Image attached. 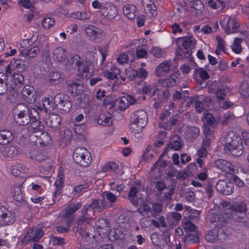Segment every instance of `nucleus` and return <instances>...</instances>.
<instances>
[{
    "label": "nucleus",
    "instance_id": "nucleus-57",
    "mask_svg": "<svg viewBox=\"0 0 249 249\" xmlns=\"http://www.w3.org/2000/svg\"><path fill=\"white\" fill-rule=\"evenodd\" d=\"M61 77L60 73L57 71L51 72L49 76L48 82L52 84H55L56 81H58Z\"/></svg>",
    "mask_w": 249,
    "mask_h": 249
},
{
    "label": "nucleus",
    "instance_id": "nucleus-7",
    "mask_svg": "<svg viewBox=\"0 0 249 249\" xmlns=\"http://www.w3.org/2000/svg\"><path fill=\"white\" fill-rule=\"evenodd\" d=\"M206 240L212 243H223L228 239V235L223 229L214 228L205 235Z\"/></svg>",
    "mask_w": 249,
    "mask_h": 249
},
{
    "label": "nucleus",
    "instance_id": "nucleus-45",
    "mask_svg": "<svg viewBox=\"0 0 249 249\" xmlns=\"http://www.w3.org/2000/svg\"><path fill=\"white\" fill-rule=\"evenodd\" d=\"M41 135L39 136L40 139V143L44 145H49L52 142L51 136L49 133L45 131H41Z\"/></svg>",
    "mask_w": 249,
    "mask_h": 249
},
{
    "label": "nucleus",
    "instance_id": "nucleus-60",
    "mask_svg": "<svg viewBox=\"0 0 249 249\" xmlns=\"http://www.w3.org/2000/svg\"><path fill=\"white\" fill-rule=\"evenodd\" d=\"M235 120V116L232 114H225L222 118V121L224 124L229 125L232 123Z\"/></svg>",
    "mask_w": 249,
    "mask_h": 249
},
{
    "label": "nucleus",
    "instance_id": "nucleus-35",
    "mask_svg": "<svg viewBox=\"0 0 249 249\" xmlns=\"http://www.w3.org/2000/svg\"><path fill=\"white\" fill-rule=\"evenodd\" d=\"M131 72L133 74V78H131L130 76H129V78L131 80H132L135 76L141 78H145L148 74L147 71L143 68H140L137 71H134L133 70L126 71L125 74L127 75Z\"/></svg>",
    "mask_w": 249,
    "mask_h": 249
},
{
    "label": "nucleus",
    "instance_id": "nucleus-37",
    "mask_svg": "<svg viewBox=\"0 0 249 249\" xmlns=\"http://www.w3.org/2000/svg\"><path fill=\"white\" fill-rule=\"evenodd\" d=\"M208 5L213 9H223L225 7V3L223 0H209Z\"/></svg>",
    "mask_w": 249,
    "mask_h": 249
},
{
    "label": "nucleus",
    "instance_id": "nucleus-50",
    "mask_svg": "<svg viewBox=\"0 0 249 249\" xmlns=\"http://www.w3.org/2000/svg\"><path fill=\"white\" fill-rule=\"evenodd\" d=\"M90 14L89 12H85L82 13L81 12H77L71 14V17L73 18L79 20H86L89 18Z\"/></svg>",
    "mask_w": 249,
    "mask_h": 249
},
{
    "label": "nucleus",
    "instance_id": "nucleus-55",
    "mask_svg": "<svg viewBox=\"0 0 249 249\" xmlns=\"http://www.w3.org/2000/svg\"><path fill=\"white\" fill-rule=\"evenodd\" d=\"M43 106L45 109L51 111L54 109L55 104L54 101L52 102V100H50L49 98H46L43 100Z\"/></svg>",
    "mask_w": 249,
    "mask_h": 249
},
{
    "label": "nucleus",
    "instance_id": "nucleus-51",
    "mask_svg": "<svg viewBox=\"0 0 249 249\" xmlns=\"http://www.w3.org/2000/svg\"><path fill=\"white\" fill-rule=\"evenodd\" d=\"M55 23L54 19L53 18L47 17L42 19V25L44 29H49Z\"/></svg>",
    "mask_w": 249,
    "mask_h": 249
},
{
    "label": "nucleus",
    "instance_id": "nucleus-11",
    "mask_svg": "<svg viewBox=\"0 0 249 249\" xmlns=\"http://www.w3.org/2000/svg\"><path fill=\"white\" fill-rule=\"evenodd\" d=\"M85 32L90 39L94 42H98L101 39L104 32L99 28L92 25H89L85 28Z\"/></svg>",
    "mask_w": 249,
    "mask_h": 249
},
{
    "label": "nucleus",
    "instance_id": "nucleus-44",
    "mask_svg": "<svg viewBox=\"0 0 249 249\" xmlns=\"http://www.w3.org/2000/svg\"><path fill=\"white\" fill-rule=\"evenodd\" d=\"M157 91H159V89L152 85H144L142 89V93L144 94H151L152 96L156 94Z\"/></svg>",
    "mask_w": 249,
    "mask_h": 249
},
{
    "label": "nucleus",
    "instance_id": "nucleus-18",
    "mask_svg": "<svg viewBox=\"0 0 249 249\" xmlns=\"http://www.w3.org/2000/svg\"><path fill=\"white\" fill-rule=\"evenodd\" d=\"M229 216L226 213H213L211 216L212 223H217V225L220 226H224L228 222V218Z\"/></svg>",
    "mask_w": 249,
    "mask_h": 249
},
{
    "label": "nucleus",
    "instance_id": "nucleus-4",
    "mask_svg": "<svg viewBox=\"0 0 249 249\" xmlns=\"http://www.w3.org/2000/svg\"><path fill=\"white\" fill-rule=\"evenodd\" d=\"M29 107L26 104H18L14 108L15 121L19 125H24L30 123Z\"/></svg>",
    "mask_w": 249,
    "mask_h": 249
},
{
    "label": "nucleus",
    "instance_id": "nucleus-30",
    "mask_svg": "<svg viewBox=\"0 0 249 249\" xmlns=\"http://www.w3.org/2000/svg\"><path fill=\"white\" fill-rule=\"evenodd\" d=\"M103 15H105L107 18L109 19L114 18L118 14L117 8L113 5H109L106 7H104Z\"/></svg>",
    "mask_w": 249,
    "mask_h": 249
},
{
    "label": "nucleus",
    "instance_id": "nucleus-31",
    "mask_svg": "<svg viewBox=\"0 0 249 249\" xmlns=\"http://www.w3.org/2000/svg\"><path fill=\"white\" fill-rule=\"evenodd\" d=\"M90 96L87 94L81 95L77 99V104L81 108H86L89 104Z\"/></svg>",
    "mask_w": 249,
    "mask_h": 249
},
{
    "label": "nucleus",
    "instance_id": "nucleus-42",
    "mask_svg": "<svg viewBox=\"0 0 249 249\" xmlns=\"http://www.w3.org/2000/svg\"><path fill=\"white\" fill-rule=\"evenodd\" d=\"M47 156L46 152L42 150L37 151L35 154H31L30 158L37 161H42L46 159Z\"/></svg>",
    "mask_w": 249,
    "mask_h": 249
},
{
    "label": "nucleus",
    "instance_id": "nucleus-25",
    "mask_svg": "<svg viewBox=\"0 0 249 249\" xmlns=\"http://www.w3.org/2000/svg\"><path fill=\"white\" fill-rule=\"evenodd\" d=\"M178 40L181 42L183 48L190 50L194 48L196 43V41L193 36L179 37Z\"/></svg>",
    "mask_w": 249,
    "mask_h": 249
},
{
    "label": "nucleus",
    "instance_id": "nucleus-22",
    "mask_svg": "<svg viewBox=\"0 0 249 249\" xmlns=\"http://www.w3.org/2000/svg\"><path fill=\"white\" fill-rule=\"evenodd\" d=\"M67 88L71 94L74 96H77L83 91V85L80 83H77L73 81H70L68 82Z\"/></svg>",
    "mask_w": 249,
    "mask_h": 249
},
{
    "label": "nucleus",
    "instance_id": "nucleus-13",
    "mask_svg": "<svg viewBox=\"0 0 249 249\" xmlns=\"http://www.w3.org/2000/svg\"><path fill=\"white\" fill-rule=\"evenodd\" d=\"M214 165L221 171L229 172L231 174H234L237 170L236 167L231 162L221 159L216 160Z\"/></svg>",
    "mask_w": 249,
    "mask_h": 249
},
{
    "label": "nucleus",
    "instance_id": "nucleus-49",
    "mask_svg": "<svg viewBox=\"0 0 249 249\" xmlns=\"http://www.w3.org/2000/svg\"><path fill=\"white\" fill-rule=\"evenodd\" d=\"M129 219L124 214L120 215L117 218V222L119 227L125 228L128 225Z\"/></svg>",
    "mask_w": 249,
    "mask_h": 249
},
{
    "label": "nucleus",
    "instance_id": "nucleus-32",
    "mask_svg": "<svg viewBox=\"0 0 249 249\" xmlns=\"http://www.w3.org/2000/svg\"><path fill=\"white\" fill-rule=\"evenodd\" d=\"M180 75V72L179 71H177L174 74L171 75L169 78L165 79L163 82L164 86L170 88L176 85L177 80Z\"/></svg>",
    "mask_w": 249,
    "mask_h": 249
},
{
    "label": "nucleus",
    "instance_id": "nucleus-38",
    "mask_svg": "<svg viewBox=\"0 0 249 249\" xmlns=\"http://www.w3.org/2000/svg\"><path fill=\"white\" fill-rule=\"evenodd\" d=\"M192 54L191 50L185 49V48H178L176 51L177 56L178 59H181L185 58H188Z\"/></svg>",
    "mask_w": 249,
    "mask_h": 249
},
{
    "label": "nucleus",
    "instance_id": "nucleus-36",
    "mask_svg": "<svg viewBox=\"0 0 249 249\" xmlns=\"http://www.w3.org/2000/svg\"><path fill=\"white\" fill-rule=\"evenodd\" d=\"M40 50L37 46H34L30 49L24 50L21 53L24 57H35L39 53Z\"/></svg>",
    "mask_w": 249,
    "mask_h": 249
},
{
    "label": "nucleus",
    "instance_id": "nucleus-19",
    "mask_svg": "<svg viewBox=\"0 0 249 249\" xmlns=\"http://www.w3.org/2000/svg\"><path fill=\"white\" fill-rule=\"evenodd\" d=\"M21 189L22 185L21 184H16L11 189V194L13 198L18 202L24 200V194Z\"/></svg>",
    "mask_w": 249,
    "mask_h": 249
},
{
    "label": "nucleus",
    "instance_id": "nucleus-43",
    "mask_svg": "<svg viewBox=\"0 0 249 249\" xmlns=\"http://www.w3.org/2000/svg\"><path fill=\"white\" fill-rule=\"evenodd\" d=\"M11 65L15 68L17 71H24L26 69L25 61L22 59H17L15 60L14 62L11 63Z\"/></svg>",
    "mask_w": 249,
    "mask_h": 249
},
{
    "label": "nucleus",
    "instance_id": "nucleus-48",
    "mask_svg": "<svg viewBox=\"0 0 249 249\" xmlns=\"http://www.w3.org/2000/svg\"><path fill=\"white\" fill-rule=\"evenodd\" d=\"M9 88V90L7 91V94L9 93L7 99L11 103H15L18 99V94L15 90L13 87H10Z\"/></svg>",
    "mask_w": 249,
    "mask_h": 249
},
{
    "label": "nucleus",
    "instance_id": "nucleus-3",
    "mask_svg": "<svg viewBox=\"0 0 249 249\" xmlns=\"http://www.w3.org/2000/svg\"><path fill=\"white\" fill-rule=\"evenodd\" d=\"M72 67L77 69L81 75L85 74V77L88 79L91 77L94 73L93 67L90 61L84 63V59L78 55H73L71 60Z\"/></svg>",
    "mask_w": 249,
    "mask_h": 249
},
{
    "label": "nucleus",
    "instance_id": "nucleus-21",
    "mask_svg": "<svg viewBox=\"0 0 249 249\" xmlns=\"http://www.w3.org/2000/svg\"><path fill=\"white\" fill-rule=\"evenodd\" d=\"M183 144L182 140L180 137L178 135H174L171 138L167 148L174 150H179L182 147Z\"/></svg>",
    "mask_w": 249,
    "mask_h": 249
},
{
    "label": "nucleus",
    "instance_id": "nucleus-2",
    "mask_svg": "<svg viewBox=\"0 0 249 249\" xmlns=\"http://www.w3.org/2000/svg\"><path fill=\"white\" fill-rule=\"evenodd\" d=\"M148 121L147 113L143 109L135 110L130 117V129L135 133H141Z\"/></svg>",
    "mask_w": 249,
    "mask_h": 249
},
{
    "label": "nucleus",
    "instance_id": "nucleus-8",
    "mask_svg": "<svg viewBox=\"0 0 249 249\" xmlns=\"http://www.w3.org/2000/svg\"><path fill=\"white\" fill-rule=\"evenodd\" d=\"M231 211L230 215L231 217L238 221L242 222L245 213L247 211L246 204L243 202H238L231 205L229 208Z\"/></svg>",
    "mask_w": 249,
    "mask_h": 249
},
{
    "label": "nucleus",
    "instance_id": "nucleus-64",
    "mask_svg": "<svg viewBox=\"0 0 249 249\" xmlns=\"http://www.w3.org/2000/svg\"><path fill=\"white\" fill-rule=\"evenodd\" d=\"M109 224V222L106 218L99 219L96 223V226L100 229H104L108 227Z\"/></svg>",
    "mask_w": 249,
    "mask_h": 249
},
{
    "label": "nucleus",
    "instance_id": "nucleus-5",
    "mask_svg": "<svg viewBox=\"0 0 249 249\" xmlns=\"http://www.w3.org/2000/svg\"><path fill=\"white\" fill-rule=\"evenodd\" d=\"M73 159L77 164L82 167L88 166L92 160L90 152L84 147H77L74 150Z\"/></svg>",
    "mask_w": 249,
    "mask_h": 249
},
{
    "label": "nucleus",
    "instance_id": "nucleus-53",
    "mask_svg": "<svg viewBox=\"0 0 249 249\" xmlns=\"http://www.w3.org/2000/svg\"><path fill=\"white\" fill-rule=\"evenodd\" d=\"M182 223L185 230L195 232L196 231V226L190 221L184 219L182 220Z\"/></svg>",
    "mask_w": 249,
    "mask_h": 249
},
{
    "label": "nucleus",
    "instance_id": "nucleus-46",
    "mask_svg": "<svg viewBox=\"0 0 249 249\" xmlns=\"http://www.w3.org/2000/svg\"><path fill=\"white\" fill-rule=\"evenodd\" d=\"M121 71L119 69L115 67L111 69V71H106L104 73L105 76L111 80L117 78L118 75H120Z\"/></svg>",
    "mask_w": 249,
    "mask_h": 249
},
{
    "label": "nucleus",
    "instance_id": "nucleus-14",
    "mask_svg": "<svg viewBox=\"0 0 249 249\" xmlns=\"http://www.w3.org/2000/svg\"><path fill=\"white\" fill-rule=\"evenodd\" d=\"M226 33L228 35L238 32V28L240 26L239 22L232 18H229L226 23L221 24Z\"/></svg>",
    "mask_w": 249,
    "mask_h": 249
},
{
    "label": "nucleus",
    "instance_id": "nucleus-41",
    "mask_svg": "<svg viewBox=\"0 0 249 249\" xmlns=\"http://www.w3.org/2000/svg\"><path fill=\"white\" fill-rule=\"evenodd\" d=\"M82 206L81 202H78L72 206H69L66 210L65 213L63 214V217L68 218L71 215L73 214L77 210L80 208Z\"/></svg>",
    "mask_w": 249,
    "mask_h": 249
},
{
    "label": "nucleus",
    "instance_id": "nucleus-6",
    "mask_svg": "<svg viewBox=\"0 0 249 249\" xmlns=\"http://www.w3.org/2000/svg\"><path fill=\"white\" fill-rule=\"evenodd\" d=\"M54 102L55 107L63 113L69 112L72 105L70 97L62 93H58L54 96Z\"/></svg>",
    "mask_w": 249,
    "mask_h": 249
},
{
    "label": "nucleus",
    "instance_id": "nucleus-58",
    "mask_svg": "<svg viewBox=\"0 0 249 249\" xmlns=\"http://www.w3.org/2000/svg\"><path fill=\"white\" fill-rule=\"evenodd\" d=\"M199 238L196 233L188 234L184 238V242L187 244L198 242Z\"/></svg>",
    "mask_w": 249,
    "mask_h": 249
},
{
    "label": "nucleus",
    "instance_id": "nucleus-61",
    "mask_svg": "<svg viewBox=\"0 0 249 249\" xmlns=\"http://www.w3.org/2000/svg\"><path fill=\"white\" fill-rule=\"evenodd\" d=\"M149 53L155 57L160 58L163 55L164 51L158 47H153L150 50Z\"/></svg>",
    "mask_w": 249,
    "mask_h": 249
},
{
    "label": "nucleus",
    "instance_id": "nucleus-27",
    "mask_svg": "<svg viewBox=\"0 0 249 249\" xmlns=\"http://www.w3.org/2000/svg\"><path fill=\"white\" fill-rule=\"evenodd\" d=\"M136 7L132 4H126L124 6V14L130 19H134L137 15Z\"/></svg>",
    "mask_w": 249,
    "mask_h": 249
},
{
    "label": "nucleus",
    "instance_id": "nucleus-63",
    "mask_svg": "<svg viewBox=\"0 0 249 249\" xmlns=\"http://www.w3.org/2000/svg\"><path fill=\"white\" fill-rule=\"evenodd\" d=\"M151 211V207L148 204H145L140 206L137 210L139 213L142 215H144L146 213L150 212Z\"/></svg>",
    "mask_w": 249,
    "mask_h": 249
},
{
    "label": "nucleus",
    "instance_id": "nucleus-52",
    "mask_svg": "<svg viewBox=\"0 0 249 249\" xmlns=\"http://www.w3.org/2000/svg\"><path fill=\"white\" fill-rule=\"evenodd\" d=\"M50 238L53 245L61 246L66 243V240L63 237H59L53 235H50Z\"/></svg>",
    "mask_w": 249,
    "mask_h": 249
},
{
    "label": "nucleus",
    "instance_id": "nucleus-10",
    "mask_svg": "<svg viewBox=\"0 0 249 249\" xmlns=\"http://www.w3.org/2000/svg\"><path fill=\"white\" fill-rule=\"evenodd\" d=\"M44 232L41 229L33 227L28 230L22 240L24 244H27L29 242H37L43 236Z\"/></svg>",
    "mask_w": 249,
    "mask_h": 249
},
{
    "label": "nucleus",
    "instance_id": "nucleus-33",
    "mask_svg": "<svg viewBox=\"0 0 249 249\" xmlns=\"http://www.w3.org/2000/svg\"><path fill=\"white\" fill-rule=\"evenodd\" d=\"M97 122L100 125H110L112 124L111 114L108 113L101 114L98 118Z\"/></svg>",
    "mask_w": 249,
    "mask_h": 249
},
{
    "label": "nucleus",
    "instance_id": "nucleus-39",
    "mask_svg": "<svg viewBox=\"0 0 249 249\" xmlns=\"http://www.w3.org/2000/svg\"><path fill=\"white\" fill-rule=\"evenodd\" d=\"M27 169L21 164L14 165L11 168V173L15 177L20 176L26 173Z\"/></svg>",
    "mask_w": 249,
    "mask_h": 249
},
{
    "label": "nucleus",
    "instance_id": "nucleus-34",
    "mask_svg": "<svg viewBox=\"0 0 249 249\" xmlns=\"http://www.w3.org/2000/svg\"><path fill=\"white\" fill-rule=\"evenodd\" d=\"M28 130L31 132H41L44 128L43 124L39 121H31Z\"/></svg>",
    "mask_w": 249,
    "mask_h": 249
},
{
    "label": "nucleus",
    "instance_id": "nucleus-29",
    "mask_svg": "<svg viewBox=\"0 0 249 249\" xmlns=\"http://www.w3.org/2000/svg\"><path fill=\"white\" fill-rule=\"evenodd\" d=\"M92 215L89 211L84 207L82 210V215L77 220L78 225L84 224L85 223L87 224L89 223L91 220L93 219L92 217Z\"/></svg>",
    "mask_w": 249,
    "mask_h": 249
},
{
    "label": "nucleus",
    "instance_id": "nucleus-12",
    "mask_svg": "<svg viewBox=\"0 0 249 249\" xmlns=\"http://www.w3.org/2000/svg\"><path fill=\"white\" fill-rule=\"evenodd\" d=\"M215 188L217 191L225 195H229L233 192V184L225 180H219L216 183Z\"/></svg>",
    "mask_w": 249,
    "mask_h": 249
},
{
    "label": "nucleus",
    "instance_id": "nucleus-62",
    "mask_svg": "<svg viewBox=\"0 0 249 249\" xmlns=\"http://www.w3.org/2000/svg\"><path fill=\"white\" fill-rule=\"evenodd\" d=\"M89 188V185L87 183H84L82 184H80L74 187L72 193L74 195H78L84 190Z\"/></svg>",
    "mask_w": 249,
    "mask_h": 249
},
{
    "label": "nucleus",
    "instance_id": "nucleus-23",
    "mask_svg": "<svg viewBox=\"0 0 249 249\" xmlns=\"http://www.w3.org/2000/svg\"><path fill=\"white\" fill-rule=\"evenodd\" d=\"M13 139L14 135L11 131L5 129L0 130V144H7Z\"/></svg>",
    "mask_w": 249,
    "mask_h": 249
},
{
    "label": "nucleus",
    "instance_id": "nucleus-59",
    "mask_svg": "<svg viewBox=\"0 0 249 249\" xmlns=\"http://www.w3.org/2000/svg\"><path fill=\"white\" fill-rule=\"evenodd\" d=\"M29 110L30 122H31V121L39 120V114L36 109L32 107H29Z\"/></svg>",
    "mask_w": 249,
    "mask_h": 249
},
{
    "label": "nucleus",
    "instance_id": "nucleus-47",
    "mask_svg": "<svg viewBox=\"0 0 249 249\" xmlns=\"http://www.w3.org/2000/svg\"><path fill=\"white\" fill-rule=\"evenodd\" d=\"M103 196L109 201V208L115 205L117 201V196L115 195L110 192L106 191L104 192Z\"/></svg>",
    "mask_w": 249,
    "mask_h": 249
},
{
    "label": "nucleus",
    "instance_id": "nucleus-54",
    "mask_svg": "<svg viewBox=\"0 0 249 249\" xmlns=\"http://www.w3.org/2000/svg\"><path fill=\"white\" fill-rule=\"evenodd\" d=\"M243 39L240 38H235L233 44L232 45L231 48L232 51L236 53H239L241 52L242 48L241 46V43Z\"/></svg>",
    "mask_w": 249,
    "mask_h": 249
},
{
    "label": "nucleus",
    "instance_id": "nucleus-20",
    "mask_svg": "<svg viewBox=\"0 0 249 249\" xmlns=\"http://www.w3.org/2000/svg\"><path fill=\"white\" fill-rule=\"evenodd\" d=\"M171 112L168 110H165L160 114V118L161 122L159 124V127L163 128L165 130L171 129L169 125V120L171 116Z\"/></svg>",
    "mask_w": 249,
    "mask_h": 249
},
{
    "label": "nucleus",
    "instance_id": "nucleus-1",
    "mask_svg": "<svg viewBox=\"0 0 249 249\" xmlns=\"http://www.w3.org/2000/svg\"><path fill=\"white\" fill-rule=\"evenodd\" d=\"M224 149L226 154L234 157H239L243 153L242 141L240 137L232 132L228 133L225 137Z\"/></svg>",
    "mask_w": 249,
    "mask_h": 249
},
{
    "label": "nucleus",
    "instance_id": "nucleus-56",
    "mask_svg": "<svg viewBox=\"0 0 249 249\" xmlns=\"http://www.w3.org/2000/svg\"><path fill=\"white\" fill-rule=\"evenodd\" d=\"M117 102L118 103V107L120 111H124L129 107L127 99H125V96L119 98L117 99Z\"/></svg>",
    "mask_w": 249,
    "mask_h": 249
},
{
    "label": "nucleus",
    "instance_id": "nucleus-26",
    "mask_svg": "<svg viewBox=\"0 0 249 249\" xmlns=\"http://www.w3.org/2000/svg\"><path fill=\"white\" fill-rule=\"evenodd\" d=\"M53 57L58 62H64L67 58L65 50L60 47L55 48L53 53Z\"/></svg>",
    "mask_w": 249,
    "mask_h": 249
},
{
    "label": "nucleus",
    "instance_id": "nucleus-28",
    "mask_svg": "<svg viewBox=\"0 0 249 249\" xmlns=\"http://www.w3.org/2000/svg\"><path fill=\"white\" fill-rule=\"evenodd\" d=\"M1 152L3 156L13 158L18 155V149L17 146L10 145L5 147Z\"/></svg>",
    "mask_w": 249,
    "mask_h": 249
},
{
    "label": "nucleus",
    "instance_id": "nucleus-9",
    "mask_svg": "<svg viewBox=\"0 0 249 249\" xmlns=\"http://www.w3.org/2000/svg\"><path fill=\"white\" fill-rule=\"evenodd\" d=\"M109 206L108 203L106 201L105 198L104 197L102 200L94 199L91 203L85 205L84 207L94 215L95 212H101L104 209L109 208Z\"/></svg>",
    "mask_w": 249,
    "mask_h": 249
},
{
    "label": "nucleus",
    "instance_id": "nucleus-15",
    "mask_svg": "<svg viewBox=\"0 0 249 249\" xmlns=\"http://www.w3.org/2000/svg\"><path fill=\"white\" fill-rule=\"evenodd\" d=\"M21 93L24 99L29 103L35 102L36 99V96L34 88L30 85H26L24 87L22 90Z\"/></svg>",
    "mask_w": 249,
    "mask_h": 249
},
{
    "label": "nucleus",
    "instance_id": "nucleus-17",
    "mask_svg": "<svg viewBox=\"0 0 249 249\" xmlns=\"http://www.w3.org/2000/svg\"><path fill=\"white\" fill-rule=\"evenodd\" d=\"M171 61H164L160 64L156 68L155 73L156 76L162 77L168 73L171 68Z\"/></svg>",
    "mask_w": 249,
    "mask_h": 249
},
{
    "label": "nucleus",
    "instance_id": "nucleus-24",
    "mask_svg": "<svg viewBox=\"0 0 249 249\" xmlns=\"http://www.w3.org/2000/svg\"><path fill=\"white\" fill-rule=\"evenodd\" d=\"M61 119L59 115L57 114H51L46 119V124L49 127L56 128L60 124Z\"/></svg>",
    "mask_w": 249,
    "mask_h": 249
},
{
    "label": "nucleus",
    "instance_id": "nucleus-40",
    "mask_svg": "<svg viewBox=\"0 0 249 249\" xmlns=\"http://www.w3.org/2000/svg\"><path fill=\"white\" fill-rule=\"evenodd\" d=\"M15 220V215L12 211H8L4 216L1 218V221L5 225H9L13 224Z\"/></svg>",
    "mask_w": 249,
    "mask_h": 249
},
{
    "label": "nucleus",
    "instance_id": "nucleus-16",
    "mask_svg": "<svg viewBox=\"0 0 249 249\" xmlns=\"http://www.w3.org/2000/svg\"><path fill=\"white\" fill-rule=\"evenodd\" d=\"M142 4L147 16L155 17L157 15V7L152 0H142Z\"/></svg>",
    "mask_w": 249,
    "mask_h": 249
}]
</instances>
